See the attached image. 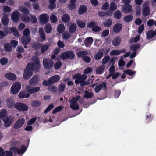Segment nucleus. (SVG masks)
<instances>
[{
  "instance_id": "63",
  "label": "nucleus",
  "mask_w": 156,
  "mask_h": 156,
  "mask_svg": "<svg viewBox=\"0 0 156 156\" xmlns=\"http://www.w3.org/2000/svg\"><path fill=\"white\" fill-rule=\"evenodd\" d=\"M49 90L55 93L56 92L58 91V89L56 86H50L48 87Z\"/></svg>"
},
{
  "instance_id": "3",
  "label": "nucleus",
  "mask_w": 156,
  "mask_h": 156,
  "mask_svg": "<svg viewBox=\"0 0 156 156\" xmlns=\"http://www.w3.org/2000/svg\"><path fill=\"white\" fill-rule=\"evenodd\" d=\"M43 64L45 69H52L54 65L53 60L49 58H44L43 59Z\"/></svg>"
},
{
  "instance_id": "61",
  "label": "nucleus",
  "mask_w": 156,
  "mask_h": 156,
  "mask_svg": "<svg viewBox=\"0 0 156 156\" xmlns=\"http://www.w3.org/2000/svg\"><path fill=\"white\" fill-rule=\"evenodd\" d=\"M101 30V27L95 25L94 27L92 28V30L95 32H98L100 31Z\"/></svg>"
},
{
  "instance_id": "6",
  "label": "nucleus",
  "mask_w": 156,
  "mask_h": 156,
  "mask_svg": "<svg viewBox=\"0 0 156 156\" xmlns=\"http://www.w3.org/2000/svg\"><path fill=\"white\" fill-rule=\"evenodd\" d=\"M21 84L20 82H16L13 83L11 88V91L14 94H17L21 88Z\"/></svg>"
},
{
  "instance_id": "38",
  "label": "nucleus",
  "mask_w": 156,
  "mask_h": 156,
  "mask_svg": "<svg viewBox=\"0 0 156 156\" xmlns=\"http://www.w3.org/2000/svg\"><path fill=\"white\" fill-rule=\"evenodd\" d=\"M49 46L48 44H44L41 48V53L44 54L49 48Z\"/></svg>"
},
{
  "instance_id": "44",
  "label": "nucleus",
  "mask_w": 156,
  "mask_h": 156,
  "mask_svg": "<svg viewBox=\"0 0 156 156\" xmlns=\"http://www.w3.org/2000/svg\"><path fill=\"white\" fill-rule=\"evenodd\" d=\"M101 52H102L105 55L108 54L110 51V48H102L99 50Z\"/></svg>"
},
{
  "instance_id": "2",
  "label": "nucleus",
  "mask_w": 156,
  "mask_h": 156,
  "mask_svg": "<svg viewBox=\"0 0 156 156\" xmlns=\"http://www.w3.org/2000/svg\"><path fill=\"white\" fill-rule=\"evenodd\" d=\"M60 76L58 75H55L50 78L48 80H44L42 82V84L45 86H48L53 84L59 81Z\"/></svg>"
},
{
  "instance_id": "23",
  "label": "nucleus",
  "mask_w": 156,
  "mask_h": 156,
  "mask_svg": "<svg viewBox=\"0 0 156 156\" xmlns=\"http://www.w3.org/2000/svg\"><path fill=\"white\" fill-rule=\"evenodd\" d=\"M62 20L65 23H68L70 20L69 16L68 14H64L62 17Z\"/></svg>"
},
{
  "instance_id": "39",
  "label": "nucleus",
  "mask_w": 156,
  "mask_h": 156,
  "mask_svg": "<svg viewBox=\"0 0 156 156\" xmlns=\"http://www.w3.org/2000/svg\"><path fill=\"white\" fill-rule=\"evenodd\" d=\"M30 31L29 28H26L23 31V34L24 37H30Z\"/></svg>"
},
{
  "instance_id": "30",
  "label": "nucleus",
  "mask_w": 156,
  "mask_h": 156,
  "mask_svg": "<svg viewBox=\"0 0 156 156\" xmlns=\"http://www.w3.org/2000/svg\"><path fill=\"white\" fill-rule=\"evenodd\" d=\"M2 23L4 26H7L9 22L8 17L6 16H4L2 19Z\"/></svg>"
},
{
  "instance_id": "49",
  "label": "nucleus",
  "mask_w": 156,
  "mask_h": 156,
  "mask_svg": "<svg viewBox=\"0 0 156 156\" xmlns=\"http://www.w3.org/2000/svg\"><path fill=\"white\" fill-rule=\"evenodd\" d=\"M66 88V84L65 83H61L58 87V91L59 92H63Z\"/></svg>"
},
{
  "instance_id": "8",
  "label": "nucleus",
  "mask_w": 156,
  "mask_h": 156,
  "mask_svg": "<svg viewBox=\"0 0 156 156\" xmlns=\"http://www.w3.org/2000/svg\"><path fill=\"white\" fill-rule=\"evenodd\" d=\"M115 10H108V11L104 12L103 11H100L98 13V16L100 17H104L106 16L109 17L111 16L113 11Z\"/></svg>"
},
{
  "instance_id": "36",
  "label": "nucleus",
  "mask_w": 156,
  "mask_h": 156,
  "mask_svg": "<svg viewBox=\"0 0 156 156\" xmlns=\"http://www.w3.org/2000/svg\"><path fill=\"white\" fill-rule=\"evenodd\" d=\"M70 108L73 110H78L79 108V106L77 103H70Z\"/></svg>"
},
{
  "instance_id": "33",
  "label": "nucleus",
  "mask_w": 156,
  "mask_h": 156,
  "mask_svg": "<svg viewBox=\"0 0 156 156\" xmlns=\"http://www.w3.org/2000/svg\"><path fill=\"white\" fill-rule=\"evenodd\" d=\"M40 87H36L32 89L28 90V91L30 94H32L38 92L40 90Z\"/></svg>"
},
{
  "instance_id": "4",
  "label": "nucleus",
  "mask_w": 156,
  "mask_h": 156,
  "mask_svg": "<svg viewBox=\"0 0 156 156\" xmlns=\"http://www.w3.org/2000/svg\"><path fill=\"white\" fill-rule=\"evenodd\" d=\"M87 78L86 75H81L79 73L76 74L73 76V78L75 79V83L76 85L80 84L83 80H85Z\"/></svg>"
},
{
  "instance_id": "27",
  "label": "nucleus",
  "mask_w": 156,
  "mask_h": 156,
  "mask_svg": "<svg viewBox=\"0 0 156 156\" xmlns=\"http://www.w3.org/2000/svg\"><path fill=\"white\" fill-rule=\"evenodd\" d=\"M133 16L131 15H128L125 16L123 18L124 21L126 23H129L133 19Z\"/></svg>"
},
{
  "instance_id": "5",
  "label": "nucleus",
  "mask_w": 156,
  "mask_h": 156,
  "mask_svg": "<svg viewBox=\"0 0 156 156\" xmlns=\"http://www.w3.org/2000/svg\"><path fill=\"white\" fill-rule=\"evenodd\" d=\"M15 108L20 111L25 112L28 110L29 107L26 104L21 102L17 103L14 105Z\"/></svg>"
},
{
  "instance_id": "12",
  "label": "nucleus",
  "mask_w": 156,
  "mask_h": 156,
  "mask_svg": "<svg viewBox=\"0 0 156 156\" xmlns=\"http://www.w3.org/2000/svg\"><path fill=\"white\" fill-rule=\"evenodd\" d=\"M38 76L35 75L30 79L29 83L31 85L36 86L38 84Z\"/></svg>"
},
{
  "instance_id": "46",
  "label": "nucleus",
  "mask_w": 156,
  "mask_h": 156,
  "mask_svg": "<svg viewBox=\"0 0 156 156\" xmlns=\"http://www.w3.org/2000/svg\"><path fill=\"white\" fill-rule=\"evenodd\" d=\"M8 60L5 57H2L0 59V63L2 65H4L7 64Z\"/></svg>"
},
{
  "instance_id": "35",
  "label": "nucleus",
  "mask_w": 156,
  "mask_h": 156,
  "mask_svg": "<svg viewBox=\"0 0 156 156\" xmlns=\"http://www.w3.org/2000/svg\"><path fill=\"white\" fill-rule=\"evenodd\" d=\"M122 16V13L120 10H116L114 13V17L117 19H120Z\"/></svg>"
},
{
  "instance_id": "1",
  "label": "nucleus",
  "mask_w": 156,
  "mask_h": 156,
  "mask_svg": "<svg viewBox=\"0 0 156 156\" xmlns=\"http://www.w3.org/2000/svg\"><path fill=\"white\" fill-rule=\"evenodd\" d=\"M33 63L30 62L28 63L26 68L24 69L23 73V78L25 80L29 79L32 76L33 72L34 70L36 72H38L41 68L39 59L37 56H34L32 58Z\"/></svg>"
},
{
  "instance_id": "28",
  "label": "nucleus",
  "mask_w": 156,
  "mask_h": 156,
  "mask_svg": "<svg viewBox=\"0 0 156 156\" xmlns=\"http://www.w3.org/2000/svg\"><path fill=\"white\" fill-rule=\"evenodd\" d=\"M45 30L47 33H49L52 31V28L51 24L48 23L46 24L44 27Z\"/></svg>"
},
{
  "instance_id": "53",
  "label": "nucleus",
  "mask_w": 156,
  "mask_h": 156,
  "mask_svg": "<svg viewBox=\"0 0 156 156\" xmlns=\"http://www.w3.org/2000/svg\"><path fill=\"white\" fill-rule=\"evenodd\" d=\"M63 108V106H59L56 107L55 109H54L52 112V113L53 114H55L58 112L60 111H61Z\"/></svg>"
},
{
  "instance_id": "19",
  "label": "nucleus",
  "mask_w": 156,
  "mask_h": 156,
  "mask_svg": "<svg viewBox=\"0 0 156 156\" xmlns=\"http://www.w3.org/2000/svg\"><path fill=\"white\" fill-rule=\"evenodd\" d=\"M31 37L23 36L21 39V42L24 45L28 44L31 41Z\"/></svg>"
},
{
  "instance_id": "32",
  "label": "nucleus",
  "mask_w": 156,
  "mask_h": 156,
  "mask_svg": "<svg viewBox=\"0 0 156 156\" xmlns=\"http://www.w3.org/2000/svg\"><path fill=\"white\" fill-rule=\"evenodd\" d=\"M104 54L102 52L100 51L98 52L94 55V58L96 60H98L101 58L103 56Z\"/></svg>"
},
{
  "instance_id": "42",
  "label": "nucleus",
  "mask_w": 156,
  "mask_h": 156,
  "mask_svg": "<svg viewBox=\"0 0 156 156\" xmlns=\"http://www.w3.org/2000/svg\"><path fill=\"white\" fill-rule=\"evenodd\" d=\"M41 44L39 43H35L31 45L32 48L35 50H38L40 48Z\"/></svg>"
},
{
  "instance_id": "16",
  "label": "nucleus",
  "mask_w": 156,
  "mask_h": 156,
  "mask_svg": "<svg viewBox=\"0 0 156 156\" xmlns=\"http://www.w3.org/2000/svg\"><path fill=\"white\" fill-rule=\"evenodd\" d=\"M7 105L9 108H12L15 104L14 99L11 97L8 98L6 101Z\"/></svg>"
},
{
  "instance_id": "41",
  "label": "nucleus",
  "mask_w": 156,
  "mask_h": 156,
  "mask_svg": "<svg viewBox=\"0 0 156 156\" xmlns=\"http://www.w3.org/2000/svg\"><path fill=\"white\" fill-rule=\"evenodd\" d=\"M71 35L70 33L68 32H64L62 34V37L65 40H67L70 37Z\"/></svg>"
},
{
  "instance_id": "54",
  "label": "nucleus",
  "mask_w": 156,
  "mask_h": 156,
  "mask_svg": "<svg viewBox=\"0 0 156 156\" xmlns=\"http://www.w3.org/2000/svg\"><path fill=\"white\" fill-rule=\"evenodd\" d=\"M54 107V105L52 104H50L46 108L44 111L45 114L48 113L51 109Z\"/></svg>"
},
{
  "instance_id": "34",
  "label": "nucleus",
  "mask_w": 156,
  "mask_h": 156,
  "mask_svg": "<svg viewBox=\"0 0 156 156\" xmlns=\"http://www.w3.org/2000/svg\"><path fill=\"white\" fill-rule=\"evenodd\" d=\"M41 103L38 100H35L31 102V106L32 107H38L41 105Z\"/></svg>"
},
{
  "instance_id": "40",
  "label": "nucleus",
  "mask_w": 156,
  "mask_h": 156,
  "mask_svg": "<svg viewBox=\"0 0 156 156\" xmlns=\"http://www.w3.org/2000/svg\"><path fill=\"white\" fill-rule=\"evenodd\" d=\"M68 58L73 59L75 57V55L73 52L70 51H67Z\"/></svg>"
},
{
  "instance_id": "14",
  "label": "nucleus",
  "mask_w": 156,
  "mask_h": 156,
  "mask_svg": "<svg viewBox=\"0 0 156 156\" xmlns=\"http://www.w3.org/2000/svg\"><path fill=\"white\" fill-rule=\"evenodd\" d=\"M121 41V37L117 36L113 38L112 41V44L114 46H117L120 44Z\"/></svg>"
},
{
  "instance_id": "37",
  "label": "nucleus",
  "mask_w": 156,
  "mask_h": 156,
  "mask_svg": "<svg viewBox=\"0 0 156 156\" xmlns=\"http://www.w3.org/2000/svg\"><path fill=\"white\" fill-rule=\"evenodd\" d=\"M88 54L87 52L86 51H80L76 53V55L79 58H82L83 59V57H84L85 55H87Z\"/></svg>"
},
{
  "instance_id": "11",
  "label": "nucleus",
  "mask_w": 156,
  "mask_h": 156,
  "mask_svg": "<svg viewBox=\"0 0 156 156\" xmlns=\"http://www.w3.org/2000/svg\"><path fill=\"white\" fill-rule=\"evenodd\" d=\"M156 36V30H148L146 34L147 38L150 40L154 37Z\"/></svg>"
},
{
  "instance_id": "48",
  "label": "nucleus",
  "mask_w": 156,
  "mask_h": 156,
  "mask_svg": "<svg viewBox=\"0 0 156 156\" xmlns=\"http://www.w3.org/2000/svg\"><path fill=\"white\" fill-rule=\"evenodd\" d=\"M62 65V62L60 61H58L55 62L53 66L55 69L58 70L60 68Z\"/></svg>"
},
{
  "instance_id": "56",
  "label": "nucleus",
  "mask_w": 156,
  "mask_h": 156,
  "mask_svg": "<svg viewBox=\"0 0 156 156\" xmlns=\"http://www.w3.org/2000/svg\"><path fill=\"white\" fill-rule=\"evenodd\" d=\"M124 73L125 74L129 75V76H133L134 75L135 73L134 71H132V70L130 69H128L126 70H125Z\"/></svg>"
},
{
  "instance_id": "55",
  "label": "nucleus",
  "mask_w": 156,
  "mask_h": 156,
  "mask_svg": "<svg viewBox=\"0 0 156 156\" xmlns=\"http://www.w3.org/2000/svg\"><path fill=\"white\" fill-rule=\"evenodd\" d=\"M110 54L112 55H118L120 54V52L119 50H114L111 51Z\"/></svg>"
},
{
  "instance_id": "15",
  "label": "nucleus",
  "mask_w": 156,
  "mask_h": 156,
  "mask_svg": "<svg viewBox=\"0 0 156 156\" xmlns=\"http://www.w3.org/2000/svg\"><path fill=\"white\" fill-rule=\"evenodd\" d=\"M106 87V84L105 82H102L101 84L97 85L94 88V91L96 93H98L103 88L105 89Z\"/></svg>"
},
{
  "instance_id": "29",
  "label": "nucleus",
  "mask_w": 156,
  "mask_h": 156,
  "mask_svg": "<svg viewBox=\"0 0 156 156\" xmlns=\"http://www.w3.org/2000/svg\"><path fill=\"white\" fill-rule=\"evenodd\" d=\"M112 23V20L109 18L108 19L105 21L103 23L104 25L106 27H110Z\"/></svg>"
},
{
  "instance_id": "7",
  "label": "nucleus",
  "mask_w": 156,
  "mask_h": 156,
  "mask_svg": "<svg viewBox=\"0 0 156 156\" xmlns=\"http://www.w3.org/2000/svg\"><path fill=\"white\" fill-rule=\"evenodd\" d=\"M25 122L24 118H20L16 121L13 126V127L15 129H18L21 128Z\"/></svg>"
},
{
  "instance_id": "21",
  "label": "nucleus",
  "mask_w": 156,
  "mask_h": 156,
  "mask_svg": "<svg viewBox=\"0 0 156 156\" xmlns=\"http://www.w3.org/2000/svg\"><path fill=\"white\" fill-rule=\"evenodd\" d=\"M93 41V39L92 37L87 38L84 41V43L86 47H90L92 44Z\"/></svg>"
},
{
  "instance_id": "43",
  "label": "nucleus",
  "mask_w": 156,
  "mask_h": 156,
  "mask_svg": "<svg viewBox=\"0 0 156 156\" xmlns=\"http://www.w3.org/2000/svg\"><path fill=\"white\" fill-rule=\"evenodd\" d=\"M93 95V94L92 92H89L87 91L85 92V94L84 95V97L85 98L88 99L92 97Z\"/></svg>"
},
{
  "instance_id": "13",
  "label": "nucleus",
  "mask_w": 156,
  "mask_h": 156,
  "mask_svg": "<svg viewBox=\"0 0 156 156\" xmlns=\"http://www.w3.org/2000/svg\"><path fill=\"white\" fill-rule=\"evenodd\" d=\"M122 28V25L119 23H117L113 26L112 30L114 33H118L121 30Z\"/></svg>"
},
{
  "instance_id": "52",
  "label": "nucleus",
  "mask_w": 156,
  "mask_h": 156,
  "mask_svg": "<svg viewBox=\"0 0 156 156\" xmlns=\"http://www.w3.org/2000/svg\"><path fill=\"white\" fill-rule=\"evenodd\" d=\"M8 34V30L0 31V39H3L5 36H6Z\"/></svg>"
},
{
  "instance_id": "10",
  "label": "nucleus",
  "mask_w": 156,
  "mask_h": 156,
  "mask_svg": "<svg viewBox=\"0 0 156 156\" xmlns=\"http://www.w3.org/2000/svg\"><path fill=\"white\" fill-rule=\"evenodd\" d=\"M49 20V16L46 14H41L40 16V21L41 23L44 24L47 23Z\"/></svg>"
},
{
  "instance_id": "20",
  "label": "nucleus",
  "mask_w": 156,
  "mask_h": 156,
  "mask_svg": "<svg viewBox=\"0 0 156 156\" xmlns=\"http://www.w3.org/2000/svg\"><path fill=\"white\" fill-rule=\"evenodd\" d=\"M30 94L29 93L28 90L27 92L25 91H21L19 94V98L20 99L27 98L30 97Z\"/></svg>"
},
{
  "instance_id": "64",
  "label": "nucleus",
  "mask_w": 156,
  "mask_h": 156,
  "mask_svg": "<svg viewBox=\"0 0 156 156\" xmlns=\"http://www.w3.org/2000/svg\"><path fill=\"white\" fill-rule=\"evenodd\" d=\"M109 33V31L108 29L104 30L101 33V36L103 37H105L107 36Z\"/></svg>"
},
{
  "instance_id": "45",
  "label": "nucleus",
  "mask_w": 156,
  "mask_h": 156,
  "mask_svg": "<svg viewBox=\"0 0 156 156\" xmlns=\"http://www.w3.org/2000/svg\"><path fill=\"white\" fill-rule=\"evenodd\" d=\"M140 47V46L138 44H133L130 47V49L132 51H136V50Z\"/></svg>"
},
{
  "instance_id": "57",
  "label": "nucleus",
  "mask_w": 156,
  "mask_h": 156,
  "mask_svg": "<svg viewBox=\"0 0 156 156\" xmlns=\"http://www.w3.org/2000/svg\"><path fill=\"white\" fill-rule=\"evenodd\" d=\"M97 25V22L95 21H92L90 22L87 24V27L89 28H93L94 27L95 25Z\"/></svg>"
},
{
  "instance_id": "59",
  "label": "nucleus",
  "mask_w": 156,
  "mask_h": 156,
  "mask_svg": "<svg viewBox=\"0 0 156 156\" xmlns=\"http://www.w3.org/2000/svg\"><path fill=\"white\" fill-rule=\"evenodd\" d=\"M22 20L25 22H28L30 20V18L28 16L25 15L22 17Z\"/></svg>"
},
{
  "instance_id": "31",
  "label": "nucleus",
  "mask_w": 156,
  "mask_h": 156,
  "mask_svg": "<svg viewBox=\"0 0 156 156\" xmlns=\"http://www.w3.org/2000/svg\"><path fill=\"white\" fill-rule=\"evenodd\" d=\"M65 28L64 24H61L58 25L57 27V31L58 33H61L64 31Z\"/></svg>"
},
{
  "instance_id": "26",
  "label": "nucleus",
  "mask_w": 156,
  "mask_h": 156,
  "mask_svg": "<svg viewBox=\"0 0 156 156\" xmlns=\"http://www.w3.org/2000/svg\"><path fill=\"white\" fill-rule=\"evenodd\" d=\"M4 48L5 50L7 52H10L12 50V47L9 43H7L5 44Z\"/></svg>"
},
{
  "instance_id": "25",
  "label": "nucleus",
  "mask_w": 156,
  "mask_h": 156,
  "mask_svg": "<svg viewBox=\"0 0 156 156\" xmlns=\"http://www.w3.org/2000/svg\"><path fill=\"white\" fill-rule=\"evenodd\" d=\"M105 69V66L102 65L99 67L96 70V73L98 74H101L103 73L104 70Z\"/></svg>"
},
{
  "instance_id": "58",
  "label": "nucleus",
  "mask_w": 156,
  "mask_h": 156,
  "mask_svg": "<svg viewBox=\"0 0 156 156\" xmlns=\"http://www.w3.org/2000/svg\"><path fill=\"white\" fill-rule=\"evenodd\" d=\"M110 10H116L117 9V5L115 3L112 2L110 5Z\"/></svg>"
},
{
  "instance_id": "47",
  "label": "nucleus",
  "mask_w": 156,
  "mask_h": 156,
  "mask_svg": "<svg viewBox=\"0 0 156 156\" xmlns=\"http://www.w3.org/2000/svg\"><path fill=\"white\" fill-rule=\"evenodd\" d=\"M110 60V57L108 56H105L102 59L101 63L102 64L105 65Z\"/></svg>"
},
{
  "instance_id": "51",
  "label": "nucleus",
  "mask_w": 156,
  "mask_h": 156,
  "mask_svg": "<svg viewBox=\"0 0 156 156\" xmlns=\"http://www.w3.org/2000/svg\"><path fill=\"white\" fill-rule=\"evenodd\" d=\"M76 23L78 26L80 28H83L86 25V23L84 22L78 20Z\"/></svg>"
},
{
  "instance_id": "18",
  "label": "nucleus",
  "mask_w": 156,
  "mask_h": 156,
  "mask_svg": "<svg viewBox=\"0 0 156 156\" xmlns=\"http://www.w3.org/2000/svg\"><path fill=\"white\" fill-rule=\"evenodd\" d=\"M7 30H8V33H12L13 35L16 37H18L20 36V34L17 29L15 27L7 28Z\"/></svg>"
},
{
  "instance_id": "62",
  "label": "nucleus",
  "mask_w": 156,
  "mask_h": 156,
  "mask_svg": "<svg viewBox=\"0 0 156 156\" xmlns=\"http://www.w3.org/2000/svg\"><path fill=\"white\" fill-rule=\"evenodd\" d=\"M67 51L62 53L60 56V58L63 60H66L68 58Z\"/></svg>"
},
{
  "instance_id": "22",
  "label": "nucleus",
  "mask_w": 156,
  "mask_h": 156,
  "mask_svg": "<svg viewBox=\"0 0 156 156\" xmlns=\"http://www.w3.org/2000/svg\"><path fill=\"white\" fill-rule=\"evenodd\" d=\"M77 26L75 23H73L70 26L69 31L70 33L73 34L74 33L76 30Z\"/></svg>"
},
{
  "instance_id": "17",
  "label": "nucleus",
  "mask_w": 156,
  "mask_h": 156,
  "mask_svg": "<svg viewBox=\"0 0 156 156\" xmlns=\"http://www.w3.org/2000/svg\"><path fill=\"white\" fill-rule=\"evenodd\" d=\"M5 77L8 79L12 81L15 80L17 78L16 75L12 73H9L5 74Z\"/></svg>"
},
{
  "instance_id": "9",
  "label": "nucleus",
  "mask_w": 156,
  "mask_h": 156,
  "mask_svg": "<svg viewBox=\"0 0 156 156\" xmlns=\"http://www.w3.org/2000/svg\"><path fill=\"white\" fill-rule=\"evenodd\" d=\"M20 16V13L19 10H15L12 15V20L14 22H17L19 20Z\"/></svg>"
},
{
  "instance_id": "60",
  "label": "nucleus",
  "mask_w": 156,
  "mask_h": 156,
  "mask_svg": "<svg viewBox=\"0 0 156 156\" xmlns=\"http://www.w3.org/2000/svg\"><path fill=\"white\" fill-rule=\"evenodd\" d=\"M50 20L52 23H55L57 20V18L55 15H51L50 17Z\"/></svg>"
},
{
  "instance_id": "24",
  "label": "nucleus",
  "mask_w": 156,
  "mask_h": 156,
  "mask_svg": "<svg viewBox=\"0 0 156 156\" xmlns=\"http://www.w3.org/2000/svg\"><path fill=\"white\" fill-rule=\"evenodd\" d=\"M2 119L5 123V127H8L11 125L12 122L10 121L9 118L8 117H6Z\"/></svg>"
},
{
  "instance_id": "50",
  "label": "nucleus",
  "mask_w": 156,
  "mask_h": 156,
  "mask_svg": "<svg viewBox=\"0 0 156 156\" xmlns=\"http://www.w3.org/2000/svg\"><path fill=\"white\" fill-rule=\"evenodd\" d=\"M7 114L6 110L5 109H3L0 112V119H2L6 117V115Z\"/></svg>"
}]
</instances>
